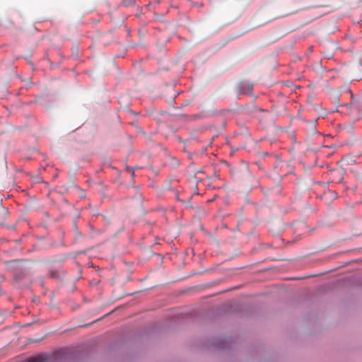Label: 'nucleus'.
<instances>
[{
  "label": "nucleus",
  "mask_w": 362,
  "mask_h": 362,
  "mask_svg": "<svg viewBox=\"0 0 362 362\" xmlns=\"http://www.w3.org/2000/svg\"><path fill=\"white\" fill-rule=\"evenodd\" d=\"M282 7L284 11V16L294 13L303 8V6L292 0H283Z\"/></svg>",
  "instance_id": "f257e3e1"
},
{
  "label": "nucleus",
  "mask_w": 362,
  "mask_h": 362,
  "mask_svg": "<svg viewBox=\"0 0 362 362\" xmlns=\"http://www.w3.org/2000/svg\"><path fill=\"white\" fill-rule=\"evenodd\" d=\"M23 362H45V358L42 355H39L35 357H30L28 360Z\"/></svg>",
  "instance_id": "f03ea898"
},
{
  "label": "nucleus",
  "mask_w": 362,
  "mask_h": 362,
  "mask_svg": "<svg viewBox=\"0 0 362 362\" xmlns=\"http://www.w3.org/2000/svg\"><path fill=\"white\" fill-rule=\"evenodd\" d=\"M349 157H345L341 159V162H343L344 163L347 164V165L350 164L351 163H355V160H351V162H349Z\"/></svg>",
  "instance_id": "7ed1b4c3"
},
{
  "label": "nucleus",
  "mask_w": 362,
  "mask_h": 362,
  "mask_svg": "<svg viewBox=\"0 0 362 362\" xmlns=\"http://www.w3.org/2000/svg\"><path fill=\"white\" fill-rule=\"evenodd\" d=\"M127 170L129 172H132V175L134 176V170H132L130 168H127Z\"/></svg>",
  "instance_id": "20e7f679"
},
{
  "label": "nucleus",
  "mask_w": 362,
  "mask_h": 362,
  "mask_svg": "<svg viewBox=\"0 0 362 362\" xmlns=\"http://www.w3.org/2000/svg\"><path fill=\"white\" fill-rule=\"evenodd\" d=\"M316 123H317V120H315L314 122H313L314 127H315Z\"/></svg>",
  "instance_id": "39448f33"
}]
</instances>
